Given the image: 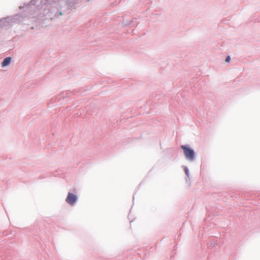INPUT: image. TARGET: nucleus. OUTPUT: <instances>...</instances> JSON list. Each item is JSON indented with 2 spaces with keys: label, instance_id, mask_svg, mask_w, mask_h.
<instances>
[{
  "label": "nucleus",
  "instance_id": "obj_7",
  "mask_svg": "<svg viewBox=\"0 0 260 260\" xmlns=\"http://www.w3.org/2000/svg\"><path fill=\"white\" fill-rule=\"evenodd\" d=\"M6 67V66H2V67H3V68H5V67Z\"/></svg>",
  "mask_w": 260,
  "mask_h": 260
},
{
  "label": "nucleus",
  "instance_id": "obj_4",
  "mask_svg": "<svg viewBox=\"0 0 260 260\" xmlns=\"http://www.w3.org/2000/svg\"><path fill=\"white\" fill-rule=\"evenodd\" d=\"M182 168H183L184 171L187 177L186 178V180L187 181L188 180L190 179L189 170L187 166H182Z\"/></svg>",
  "mask_w": 260,
  "mask_h": 260
},
{
  "label": "nucleus",
  "instance_id": "obj_6",
  "mask_svg": "<svg viewBox=\"0 0 260 260\" xmlns=\"http://www.w3.org/2000/svg\"><path fill=\"white\" fill-rule=\"evenodd\" d=\"M230 59H231L230 56H228L226 57V59H225V61H226V62H229L230 61Z\"/></svg>",
  "mask_w": 260,
  "mask_h": 260
},
{
  "label": "nucleus",
  "instance_id": "obj_5",
  "mask_svg": "<svg viewBox=\"0 0 260 260\" xmlns=\"http://www.w3.org/2000/svg\"><path fill=\"white\" fill-rule=\"evenodd\" d=\"M11 61V57H6L4 60L3 62L2 63V65H8L10 63Z\"/></svg>",
  "mask_w": 260,
  "mask_h": 260
},
{
  "label": "nucleus",
  "instance_id": "obj_1",
  "mask_svg": "<svg viewBox=\"0 0 260 260\" xmlns=\"http://www.w3.org/2000/svg\"><path fill=\"white\" fill-rule=\"evenodd\" d=\"M181 148L183 150L184 155L187 160L190 162H193L196 159V152L189 145H181Z\"/></svg>",
  "mask_w": 260,
  "mask_h": 260
},
{
  "label": "nucleus",
  "instance_id": "obj_3",
  "mask_svg": "<svg viewBox=\"0 0 260 260\" xmlns=\"http://www.w3.org/2000/svg\"><path fill=\"white\" fill-rule=\"evenodd\" d=\"M76 92V90H73L72 91L69 90L66 91H63L61 93L60 96V98H62L63 99L65 98L66 97L69 96L70 95V94H75V92Z\"/></svg>",
  "mask_w": 260,
  "mask_h": 260
},
{
  "label": "nucleus",
  "instance_id": "obj_2",
  "mask_svg": "<svg viewBox=\"0 0 260 260\" xmlns=\"http://www.w3.org/2000/svg\"><path fill=\"white\" fill-rule=\"evenodd\" d=\"M78 200V197L73 193L69 192L66 199V202L71 206H74Z\"/></svg>",
  "mask_w": 260,
  "mask_h": 260
}]
</instances>
